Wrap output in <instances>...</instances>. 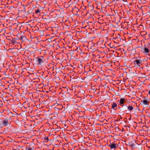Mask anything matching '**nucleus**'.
Instances as JSON below:
<instances>
[{
  "mask_svg": "<svg viewBox=\"0 0 150 150\" xmlns=\"http://www.w3.org/2000/svg\"><path fill=\"white\" fill-rule=\"evenodd\" d=\"M36 62L38 64L41 65L44 62L45 59L43 57H39L36 58Z\"/></svg>",
  "mask_w": 150,
  "mask_h": 150,
  "instance_id": "obj_1",
  "label": "nucleus"
},
{
  "mask_svg": "<svg viewBox=\"0 0 150 150\" xmlns=\"http://www.w3.org/2000/svg\"><path fill=\"white\" fill-rule=\"evenodd\" d=\"M0 124L3 126H6L10 125V122L8 121V119L6 118L3 119L0 122Z\"/></svg>",
  "mask_w": 150,
  "mask_h": 150,
  "instance_id": "obj_2",
  "label": "nucleus"
},
{
  "mask_svg": "<svg viewBox=\"0 0 150 150\" xmlns=\"http://www.w3.org/2000/svg\"><path fill=\"white\" fill-rule=\"evenodd\" d=\"M142 61L141 60L137 59L135 60L134 61V63L135 65L137 66H140L142 64Z\"/></svg>",
  "mask_w": 150,
  "mask_h": 150,
  "instance_id": "obj_3",
  "label": "nucleus"
},
{
  "mask_svg": "<svg viewBox=\"0 0 150 150\" xmlns=\"http://www.w3.org/2000/svg\"><path fill=\"white\" fill-rule=\"evenodd\" d=\"M108 146L110 147L111 149L115 148L117 146V144L110 143Z\"/></svg>",
  "mask_w": 150,
  "mask_h": 150,
  "instance_id": "obj_4",
  "label": "nucleus"
},
{
  "mask_svg": "<svg viewBox=\"0 0 150 150\" xmlns=\"http://www.w3.org/2000/svg\"><path fill=\"white\" fill-rule=\"evenodd\" d=\"M142 52L143 53L146 54H147L149 52V51L148 48L145 47L144 48L142 49Z\"/></svg>",
  "mask_w": 150,
  "mask_h": 150,
  "instance_id": "obj_5",
  "label": "nucleus"
},
{
  "mask_svg": "<svg viewBox=\"0 0 150 150\" xmlns=\"http://www.w3.org/2000/svg\"><path fill=\"white\" fill-rule=\"evenodd\" d=\"M142 102L143 104L145 105H148L149 104V101L145 99L143 100Z\"/></svg>",
  "mask_w": 150,
  "mask_h": 150,
  "instance_id": "obj_6",
  "label": "nucleus"
},
{
  "mask_svg": "<svg viewBox=\"0 0 150 150\" xmlns=\"http://www.w3.org/2000/svg\"><path fill=\"white\" fill-rule=\"evenodd\" d=\"M125 100L124 98H121L120 100V104L122 105L124 104L125 102Z\"/></svg>",
  "mask_w": 150,
  "mask_h": 150,
  "instance_id": "obj_7",
  "label": "nucleus"
},
{
  "mask_svg": "<svg viewBox=\"0 0 150 150\" xmlns=\"http://www.w3.org/2000/svg\"><path fill=\"white\" fill-rule=\"evenodd\" d=\"M117 106V104L115 103H113L112 105V108L113 109H114Z\"/></svg>",
  "mask_w": 150,
  "mask_h": 150,
  "instance_id": "obj_8",
  "label": "nucleus"
},
{
  "mask_svg": "<svg viewBox=\"0 0 150 150\" xmlns=\"http://www.w3.org/2000/svg\"><path fill=\"white\" fill-rule=\"evenodd\" d=\"M63 106L62 105L60 104L57 105V108L58 109L62 110V109Z\"/></svg>",
  "mask_w": 150,
  "mask_h": 150,
  "instance_id": "obj_9",
  "label": "nucleus"
},
{
  "mask_svg": "<svg viewBox=\"0 0 150 150\" xmlns=\"http://www.w3.org/2000/svg\"><path fill=\"white\" fill-rule=\"evenodd\" d=\"M127 108L130 111H132L133 109V107L130 105H129L128 107Z\"/></svg>",
  "mask_w": 150,
  "mask_h": 150,
  "instance_id": "obj_10",
  "label": "nucleus"
},
{
  "mask_svg": "<svg viewBox=\"0 0 150 150\" xmlns=\"http://www.w3.org/2000/svg\"><path fill=\"white\" fill-rule=\"evenodd\" d=\"M25 150H33V149L31 147H27Z\"/></svg>",
  "mask_w": 150,
  "mask_h": 150,
  "instance_id": "obj_11",
  "label": "nucleus"
},
{
  "mask_svg": "<svg viewBox=\"0 0 150 150\" xmlns=\"http://www.w3.org/2000/svg\"><path fill=\"white\" fill-rule=\"evenodd\" d=\"M35 12L36 13H40V10H39V9H38L37 10H36Z\"/></svg>",
  "mask_w": 150,
  "mask_h": 150,
  "instance_id": "obj_12",
  "label": "nucleus"
},
{
  "mask_svg": "<svg viewBox=\"0 0 150 150\" xmlns=\"http://www.w3.org/2000/svg\"><path fill=\"white\" fill-rule=\"evenodd\" d=\"M45 140H48V138H45Z\"/></svg>",
  "mask_w": 150,
  "mask_h": 150,
  "instance_id": "obj_13",
  "label": "nucleus"
},
{
  "mask_svg": "<svg viewBox=\"0 0 150 150\" xmlns=\"http://www.w3.org/2000/svg\"><path fill=\"white\" fill-rule=\"evenodd\" d=\"M149 94L150 95V90L149 91Z\"/></svg>",
  "mask_w": 150,
  "mask_h": 150,
  "instance_id": "obj_14",
  "label": "nucleus"
}]
</instances>
